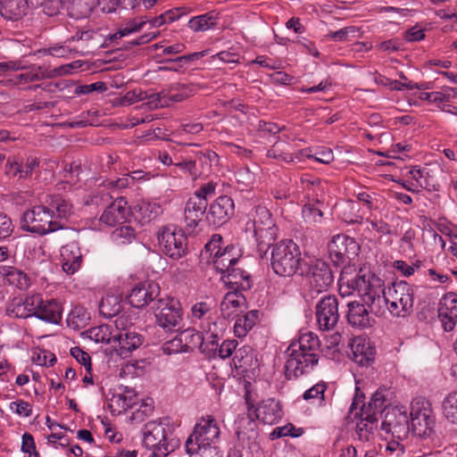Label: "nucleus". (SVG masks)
I'll return each mask as SVG.
<instances>
[{
    "instance_id": "1",
    "label": "nucleus",
    "mask_w": 457,
    "mask_h": 457,
    "mask_svg": "<svg viewBox=\"0 0 457 457\" xmlns=\"http://www.w3.org/2000/svg\"><path fill=\"white\" fill-rule=\"evenodd\" d=\"M338 290L342 296H348L354 292L367 304L370 312L377 317L386 313V287L385 282L370 270H360L351 278L341 277L338 281Z\"/></svg>"
},
{
    "instance_id": "2",
    "label": "nucleus",
    "mask_w": 457,
    "mask_h": 457,
    "mask_svg": "<svg viewBox=\"0 0 457 457\" xmlns=\"http://www.w3.org/2000/svg\"><path fill=\"white\" fill-rule=\"evenodd\" d=\"M320 346V342L315 333L302 332L285 351V377L296 379L311 373L319 363Z\"/></svg>"
},
{
    "instance_id": "3",
    "label": "nucleus",
    "mask_w": 457,
    "mask_h": 457,
    "mask_svg": "<svg viewBox=\"0 0 457 457\" xmlns=\"http://www.w3.org/2000/svg\"><path fill=\"white\" fill-rule=\"evenodd\" d=\"M143 24L144 21H129L104 39L99 31L94 29L78 30L70 38L74 46L75 54L86 56L108 45L115 44L123 37L139 31Z\"/></svg>"
},
{
    "instance_id": "4",
    "label": "nucleus",
    "mask_w": 457,
    "mask_h": 457,
    "mask_svg": "<svg viewBox=\"0 0 457 457\" xmlns=\"http://www.w3.org/2000/svg\"><path fill=\"white\" fill-rule=\"evenodd\" d=\"M277 230L271 214L266 207L259 205L250 212L245 223V232L255 238L257 252L262 259L266 256L268 249L275 241Z\"/></svg>"
},
{
    "instance_id": "5",
    "label": "nucleus",
    "mask_w": 457,
    "mask_h": 457,
    "mask_svg": "<svg viewBox=\"0 0 457 457\" xmlns=\"http://www.w3.org/2000/svg\"><path fill=\"white\" fill-rule=\"evenodd\" d=\"M302 262L300 247L293 240H281L272 245L270 266L277 275L291 277L301 272L304 265Z\"/></svg>"
},
{
    "instance_id": "6",
    "label": "nucleus",
    "mask_w": 457,
    "mask_h": 457,
    "mask_svg": "<svg viewBox=\"0 0 457 457\" xmlns=\"http://www.w3.org/2000/svg\"><path fill=\"white\" fill-rule=\"evenodd\" d=\"M220 435V430L216 419L212 415L202 417L186 441L187 453L193 455L197 454L204 448L218 447L216 444Z\"/></svg>"
},
{
    "instance_id": "7",
    "label": "nucleus",
    "mask_w": 457,
    "mask_h": 457,
    "mask_svg": "<svg viewBox=\"0 0 457 457\" xmlns=\"http://www.w3.org/2000/svg\"><path fill=\"white\" fill-rule=\"evenodd\" d=\"M410 425L414 436L430 438L435 434L436 416L431 403L424 397H417L411 403Z\"/></svg>"
},
{
    "instance_id": "8",
    "label": "nucleus",
    "mask_w": 457,
    "mask_h": 457,
    "mask_svg": "<svg viewBox=\"0 0 457 457\" xmlns=\"http://www.w3.org/2000/svg\"><path fill=\"white\" fill-rule=\"evenodd\" d=\"M65 227V223H62L61 220H52L44 203L28 209L21 218V228L23 230L41 236L62 229Z\"/></svg>"
},
{
    "instance_id": "9",
    "label": "nucleus",
    "mask_w": 457,
    "mask_h": 457,
    "mask_svg": "<svg viewBox=\"0 0 457 457\" xmlns=\"http://www.w3.org/2000/svg\"><path fill=\"white\" fill-rule=\"evenodd\" d=\"M386 310L393 316L405 317L413 309L414 289L406 281L394 283L386 293Z\"/></svg>"
},
{
    "instance_id": "10",
    "label": "nucleus",
    "mask_w": 457,
    "mask_h": 457,
    "mask_svg": "<svg viewBox=\"0 0 457 457\" xmlns=\"http://www.w3.org/2000/svg\"><path fill=\"white\" fill-rule=\"evenodd\" d=\"M300 275L305 278L310 295L327 291L334 282V274L329 264L322 260L304 263Z\"/></svg>"
},
{
    "instance_id": "11",
    "label": "nucleus",
    "mask_w": 457,
    "mask_h": 457,
    "mask_svg": "<svg viewBox=\"0 0 457 457\" xmlns=\"http://www.w3.org/2000/svg\"><path fill=\"white\" fill-rule=\"evenodd\" d=\"M163 421H149L145 425L143 444L151 449V457H165L174 451L176 443L169 442V433Z\"/></svg>"
},
{
    "instance_id": "12",
    "label": "nucleus",
    "mask_w": 457,
    "mask_h": 457,
    "mask_svg": "<svg viewBox=\"0 0 457 457\" xmlns=\"http://www.w3.org/2000/svg\"><path fill=\"white\" fill-rule=\"evenodd\" d=\"M160 327L171 331L180 326L183 310L180 303L172 297L158 298L152 306Z\"/></svg>"
},
{
    "instance_id": "13",
    "label": "nucleus",
    "mask_w": 457,
    "mask_h": 457,
    "mask_svg": "<svg viewBox=\"0 0 457 457\" xmlns=\"http://www.w3.org/2000/svg\"><path fill=\"white\" fill-rule=\"evenodd\" d=\"M381 429L393 439L404 440L411 429L410 417L404 406L389 407L383 417Z\"/></svg>"
},
{
    "instance_id": "14",
    "label": "nucleus",
    "mask_w": 457,
    "mask_h": 457,
    "mask_svg": "<svg viewBox=\"0 0 457 457\" xmlns=\"http://www.w3.org/2000/svg\"><path fill=\"white\" fill-rule=\"evenodd\" d=\"M158 241L163 253L171 259H180L187 253V239L182 229L165 227L158 234Z\"/></svg>"
},
{
    "instance_id": "15",
    "label": "nucleus",
    "mask_w": 457,
    "mask_h": 457,
    "mask_svg": "<svg viewBox=\"0 0 457 457\" xmlns=\"http://www.w3.org/2000/svg\"><path fill=\"white\" fill-rule=\"evenodd\" d=\"M359 245L356 241L345 235H336L328 244V253L336 266L350 262L357 254Z\"/></svg>"
},
{
    "instance_id": "16",
    "label": "nucleus",
    "mask_w": 457,
    "mask_h": 457,
    "mask_svg": "<svg viewBox=\"0 0 457 457\" xmlns=\"http://www.w3.org/2000/svg\"><path fill=\"white\" fill-rule=\"evenodd\" d=\"M315 318L319 328L329 331L336 328L339 320L338 300L336 295L322 296L315 306Z\"/></svg>"
},
{
    "instance_id": "17",
    "label": "nucleus",
    "mask_w": 457,
    "mask_h": 457,
    "mask_svg": "<svg viewBox=\"0 0 457 457\" xmlns=\"http://www.w3.org/2000/svg\"><path fill=\"white\" fill-rule=\"evenodd\" d=\"M41 303V295H26L13 297L6 303V315L15 319H28L35 316L36 307Z\"/></svg>"
},
{
    "instance_id": "18",
    "label": "nucleus",
    "mask_w": 457,
    "mask_h": 457,
    "mask_svg": "<svg viewBox=\"0 0 457 457\" xmlns=\"http://www.w3.org/2000/svg\"><path fill=\"white\" fill-rule=\"evenodd\" d=\"M200 328L203 330V344L199 350L209 359H215V353L219 342L223 337V329L214 318L209 317L207 320L202 321Z\"/></svg>"
},
{
    "instance_id": "19",
    "label": "nucleus",
    "mask_w": 457,
    "mask_h": 457,
    "mask_svg": "<svg viewBox=\"0 0 457 457\" xmlns=\"http://www.w3.org/2000/svg\"><path fill=\"white\" fill-rule=\"evenodd\" d=\"M159 295V285L154 281H145L132 287L127 295V300L131 306L143 308L151 303L154 304Z\"/></svg>"
},
{
    "instance_id": "20",
    "label": "nucleus",
    "mask_w": 457,
    "mask_h": 457,
    "mask_svg": "<svg viewBox=\"0 0 457 457\" xmlns=\"http://www.w3.org/2000/svg\"><path fill=\"white\" fill-rule=\"evenodd\" d=\"M235 212V204L231 197L220 195L215 199L206 212V220L213 225L220 227L227 223Z\"/></svg>"
},
{
    "instance_id": "21",
    "label": "nucleus",
    "mask_w": 457,
    "mask_h": 457,
    "mask_svg": "<svg viewBox=\"0 0 457 457\" xmlns=\"http://www.w3.org/2000/svg\"><path fill=\"white\" fill-rule=\"evenodd\" d=\"M347 309L346 319L351 327L364 329L371 328L375 324L373 314L362 301L348 302Z\"/></svg>"
},
{
    "instance_id": "22",
    "label": "nucleus",
    "mask_w": 457,
    "mask_h": 457,
    "mask_svg": "<svg viewBox=\"0 0 457 457\" xmlns=\"http://www.w3.org/2000/svg\"><path fill=\"white\" fill-rule=\"evenodd\" d=\"M208 203L198 197H190L184 209V220L187 234L195 232V228L203 220V216L207 212Z\"/></svg>"
},
{
    "instance_id": "23",
    "label": "nucleus",
    "mask_w": 457,
    "mask_h": 457,
    "mask_svg": "<svg viewBox=\"0 0 457 457\" xmlns=\"http://www.w3.org/2000/svg\"><path fill=\"white\" fill-rule=\"evenodd\" d=\"M352 360L361 366H370L373 363L376 349L370 339L357 337L353 339L351 345Z\"/></svg>"
},
{
    "instance_id": "24",
    "label": "nucleus",
    "mask_w": 457,
    "mask_h": 457,
    "mask_svg": "<svg viewBox=\"0 0 457 457\" xmlns=\"http://www.w3.org/2000/svg\"><path fill=\"white\" fill-rule=\"evenodd\" d=\"M256 419L263 424L272 425L278 423L283 417L280 403L274 398L261 401L253 411Z\"/></svg>"
},
{
    "instance_id": "25",
    "label": "nucleus",
    "mask_w": 457,
    "mask_h": 457,
    "mask_svg": "<svg viewBox=\"0 0 457 457\" xmlns=\"http://www.w3.org/2000/svg\"><path fill=\"white\" fill-rule=\"evenodd\" d=\"M144 342V337L133 330L124 332L121 335H115L112 347L121 358H128L130 353L137 350Z\"/></svg>"
},
{
    "instance_id": "26",
    "label": "nucleus",
    "mask_w": 457,
    "mask_h": 457,
    "mask_svg": "<svg viewBox=\"0 0 457 457\" xmlns=\"http://www.w3.org/2000/svg\"><path fill=\"white\" fill-rule=\"evenodd\" d=\"M62 267L65 273L72 275L81 267L83 255L77 242H71L61 248Z\"/></svg>"
},
{
    "instance_id": "27",
    "label": "nucleus",
    "mask_w": 457,
    "mask_h": 457,
    "mask_svg": "<svg viewBox=\"0 0 457 457\" xmlns=\"http://www.w3.org/2000/svg\"><path fill=\"white\" fill-rule=\"evenodd\" d=\"M36 307L35 318L46 323L59 324L62 318L63 308L57 299H46L41 296V303Z\"/></svg>"
},
{
    "instance_id": "28",
    "label": "nucleus",
    "mask_w": 457,
    "mask_h": 457,
    "mask_svg": "<svg viewBox=\"0 0 457 457\" xmlns=\"http://www.w3.org/2000/svg\"><path fill=\"white\" fill-rule=\"evenodd\" d=\"M39 162L36 157H28L23 164L15 157H9L5 163V174L10 179H24L30 177Z\"/></svg>"
},
{
    "instance_id": "29",
    "label": "nucleus",
    "mask_w": 457,
    "mask_h": 457,
    "mask_svg": "<svg viewBox=\"0 0 457 457\" xmlns=\"http://www.w3.org/2000/svg\"><path fill=\"white\" fill-rule=\"evenodd\" d=\"M126 205L127 202L124 198L118 197L104 210L100 217V221L111 227L123 224L129 213Z\"/></svg>"
},
{
    "instance_id": "30",
    "label": "nucleus",
    "mask_w": 457,
    "mask_h": 457,
    "mask_svg": "<svg viewBox=\"0 0 457 457\" xmlns=\"http://www.w3.org/2000/svg\"><path fill=\"white\" fill-rule=\"evenodd\" d=\"M44 204L49 214L52 216V220H66L71 214L72 205L64 199L61 195H49L46 196Z\"/></svg>"
},
{
    "instance_id": "31",
    "label": "nucleus",
    "mask_w": 457,
    "mask_h": 457,
    "mask_svg": "<svg viewBox=\"0 0 457 457\" xmlns=\"http://www.w3.org/2000/svg\"><path fill=\"white\" fill-rule=\"evenodd\" d=\"M221 280L231 289L246 291L252 287L250 274L237 266H233L221 274Z\"/></svg>"
},
{
    "instance_id": "32",
    "label": "nucleus",
    "mask_w": 457,
    "mask_h": 457,
    "mask_svg": "<svg viewBox=\"0 0 457 457\" xmlns=\"http://www.w3.org/2000/svg\"><path fill=\"white\" fill-rule=\"evenodd\" d=\"M240 262L239 254L233 245H228L213 260L214 269L223 274L226 270Z\"/></svg>"
},
{
    "instance_id": "33",
    "label": "nucleus",
    "mask_w": 457,
    "mask_h": 457,
    "mask_svg": "<svg viewBox=\"0 0 457 457\" xmlns=\"http://www.w3.org/2000/svg\"><path fill=\"white\" fill-rule=\"evenodd\" d=\"M30 4L27 0H2L0 12L8 20L17 21L26 15Z\"/></svg>"
},
{
    "instance_id": "34",
    "label": "nucleus",
    "mask_w": 457,
    "mask_h": 457,
    "mask_svg": "<svg viewBox=\"0 0 457 457\" xmlns=\"http://www.w3.org/2000/svg\"><path fill=\"white\" fill-rule=\"evenodd\" d=\"M0 276L3 277L4 280L9 285L14 286L19 289L23 290L29 287V278L28 275L15 267H0Z\"/></svg>"
},
{
    "instance_id": "35",
    "label": "nucleus",
    "mask_w": 457,
    "mask_h": 457,
    "mask_svg": "<svg viewBox=\"0 0 457 457\" xmlns=\"http://www.w3.org/2000/svg\"><path fill=\"white\" fill-rule=\"evenodd\" d=\"M260 318L258 310H252L242 316H238L234 325V332L237 337H245L250 331Z\"/></svg>"
},
{
    "instance_id": "36",
    "label": "nucleus",
    "mask_w": 457,
    "mask_h": 457,
    "mask_svg": "<svg viewBox=\"0 0 457 457\" xmlns=\"http://www.w3.org/2000/svg\"><path fill=\"white\" fill-rule=\"evenodd\" d=\"M232 290L225 295L220 303L221 314L228 319L233 314V311H230V309L237 310L245 303V297L239 292L240 290Z\"/></svg>"
},
{
    "instance_id": "37",
    "label": "nucleus",
    "mask_w": 457,
    "mask_h": 457,
    "mask_svg": "<svg viewBox=\"0 0 457 457\" xmlns=\"http://www.w3.org/2000/svg\"><path fill=\"white\" fill-rule=\"evenodd\" d=\"M97 4L99 0H70L67 8L69 15L76 20L86 18Z\"/></svg>"
},
{
    "instance_id": "38",
    "label": "nucleus",
    "mask_w": 457,
    "mask_h": 457,
    "mask_svg": "<svg viewBox=\"0 0 457 457\" xmlns=\"http://www.w3.org/2000/svg\"><path fill=\"white\" fill-rule=\"evenodd\" d=\"M218 15L214 12H208L206 13L192 17L187 23V26L194 32L206 31L214 29L217 25Z\"/></svg>"
},
{
    "instance_id": "39",
    "label": "nucleus",
    "mask_w": 457,
    "mask_h": 457,
    "mask_svg": "<svg viewBox=\"0 0 457 457\" xmlns=\"http://www.w3.org/2000/svg\"><path fill=\"white\" fill-rule=\"evenodd\" d=\"M98 307L100 314L104 317H116L122 309L120 297L115 295H107L102 298Z\"/></svg>"
},
{
    "instance_id": "40",
    "label": "nucleus",
    "mask_w": 457,
    "mask_h": 457,
    "mask_svg": "<svg viewBox=\"0 0 457 457\" xmlns=\"http://www.w3.org/2000/svg\"><path fill=\"white\" fill-rule=\"evenodd\" d=\"M136 237L135 228L125 221L123 224L118 225L111 234L112 242L119 245L131 244L136 239Z\"/></svg>"
},
{
    "instance_id": "41",
    "label": "nucleus",
    "mask_w": 457,
    "mask_h": 457,
    "mask_svg": "<svg viewBox=\"0 0 457 457\" xmlns=\"http://www.w3.org/2000/svg\"><path fill=\"white\" fill-rule=\"evenodd\" d=\"M137 213L141 222L146 223L160 216L162 213V207L157 202L142 201L137 205Z\"/></svg>"
},
{
    "instance_id": "42",
    "label": "nucleus",
    "mask_w": 457,
    "mask_h": 457,
    "mask_svg": "<svg viewBox=\"0 0 457 457\" xmlns=\"http://www.w3.org/2000/svg\"><path fill=\"white\" fill-rule=\"evenodd\" d=\"M222 237L220 234H214L205 244L201 252L200 257L208 263H212L215 257L222 251Z\"/></svg>"
},
{
    "instance_id": "43",
    "label": "nucleus",
    "mask_w": 457,
    "mask_h": 457,
    "mask_svg": "<svg viewBox=\"0 0 457 457\" xmlns=\"http://www.w3.org/2000/svg\"><path fill=\"white\" fill-rule=\"evenodd\" d=\"M182 15V12L179 9H173L164 12L163 13L160 14L159 16L155 17H149L146 20H143L140 18L139 20L134 19L133 21H144V24L142 25L141 29L146 24L149 23L151 27L157 28L161 27L163 24L166 23H171L180 18Z\"/></svg>"
},
{
    "instance_id": "44",
    "label": "nucleus",
    "mask_w": 457,
    "mask_h": 457,
    "mask_svg": "<svg viewBox=\"0 0 457 457\" xmlns=\"http://www.w3.org/2000/svg\"><path fill=\"white\" fill-rule=\"evenodd\" d=\"M235 354L232 358L233 365L237 370H247L253 364V351L249 345H244L234 351Z\"/></svg>"
},
{
    "instance_id": "45",
    "label": "nucleus",
    "mask_w": 457,
    "mask_h": 457,
    "mask_svg": "<svg viewBox=\"0 0 457 457\" xmlns=\"http://www.w3.org/2000/svg\"><path fill=\"white\" fill-rule=\"evenodd\" d=\"M442 413L450 423L457 425V390L449 393L442 402Z\"/></svg>"
},
{
    "instance_id": "46",
    "label": "nucleus",
    "mask_w": 457,
    "mask_h": 457,
    "mask_svg": "<svg viewBox=\"0 0 457 457\" xmlns=\"http://www.w3.org/2000/svg\"><path fill=\"white\" fill-rule=\"evenodd\" d=\"M301 183L303 188L307 192L308 198L312 199V201L317 204H320L319 196L323 191L321 180L319 178L306 175L302 177Z\"/></svg>"
},
{
    "instance_id": "47",
    "label": "nucleus",
    "mask_w": 457,
    "mask_h": 457,
    "mask_svg": "<svg viewBox=\"0 0 457 457\" xmlns=\"http://www.w3.org/2000/svg\"><path fill=\"white\" fill-rule=\"evenodd\" d=\"M89 320V314L87 310L80 305L74 306L67 318V324L73 329L84 328Z\"/></svg>"
},
{
    "instance_id": "48",
    "label": "nucleus",
    "mask_w": 457,
    "mask_h": 457,
    "mask_svg": "<svg viewBox=\"0 0 457 457\" xmlns=\"http://www.w3.org/2000/svg\"><path fill=\"white\" fill-rule=\"evenodd\" d=\"M73 48L74 46L69 37L62 44H56L48 48L41 49L38 51V53L42 54H50L58 58L69 57L72 54H76Z\"/></svg>"
},
{
    "instance_id": "49",
    "label": "nucleus",
    "mask_w": 457,
    "mask_h": 457,
    "mask_svg": "<svg viewBox=\"0 0 457 457\" xmlns=\"http://www.w3.org/2000/svg\"><path fill=\"white\" fill-rule=\"evenodd\" d=\"M88 337L96 343L113 345L114 334L109 325H101L88 330Z\"/></svg>"
},
{
    "instance_id": "50",
    "label": "nucleus",
    "mask_w": 457,
    "mask_h": 457,
    "mask_svg": "<svg viewBox=\"0 0 457 457\" xmlns=\"http://www.w3.org/2000/svg\"><path fill=\"white\" fill-rule=\"evenodd\" d=\"M181 337L183 338L184 346L186 352L189 353L194 351L195 348H200V345L203 344V330L197 331L195 328H187L180 332Z\"/></svg>"
},
{
    "instance_id": "51",
    "label": "nucleus",
    "mask_w": 457,
    "mask_h": 457,
    "mask_svg": "<svg viewBox=\"0 0 457 457\" xmlns=\"http://www.w3.org/2000/svg\"><path fill=\"white\" fill-rule=\"evenodd\" d=\"M147 98V92L141 88H136L127 92L123 96L115 97L112 100L114 106H128L138 101H145Z\"/></svg>"
},
{
    "instance_id": "52",
    "label": "nucleus",
    "mask_w": 457,
    "mask_h": 457,
    "mask_svg": "<svg viewBox=\"0 0 457 457\" xmlns=\"http://www.w3.org/2000/svg\"><path fill=\"white\" fill-rule=\"evenodd\" d=\"M327 387L328 386L324 382L317 383L303 394V399L305 401H317L319 406H323L325 404L324 395Z\"/></svg>"
},
{
    "instance_id": "53",
    "label": "nucleus",
    "mask_w": 457,
    "mask_h": 457,
    "mask_svg": "<svg viewBox=\"0 0 457 457\" xmlns=\"http://www.w3.org/2000/svg\"><path fill=\"white\" fill-rule=\"evenodd\" d=\"M403 440L391 439L386 442L383 452L384 457H408L405 446L403 445Z\"/></svg>"
},
{
    "instance_id": "54",
    "label": "nucleus",
    "mask_w": 457,
    "mask_h": 457,
    "mask_svg": "<svg viewBox=\"0 0 457 457\" xmlns=\"http://www.w3.org/2000/svg\"><path fill=\"white\" fill-rule=\"evenodd\" d=\"M175 166L182 170L185 174H187L193 180H196L204 174V171L200 170V169L197 167V161L182 160L175 162Z\"/></svg>"
},
{
    "instance_id": "55",
    "label": "nucleus",
    "mask_w": 457,
    "mask_h": 457,
    "mask_svg": "<svg viewBox=\"0 0 457 457\" xmlns=\"http://www.w3.org/2000/svg\"><path fill=\"white\" fill-rule=\"evenodd\" d=\"M323 212L314 204L307 203L303 207V217L308 223H319L321 221Z\"/></svg>"
},
{
    "instance_id": "56",
    "label": "nucleus",
    "mask_w": 457,
    "mask_h": 457,
    "mask_svg": "<svg viewBox=\"0 0 457 457\" xmlns=\"http://www.w3.org/2000/svg\"><path fill=\"white\" fill-rule=\"evenodd\" d=\"M177 92H170L167 96L168 101H165L164 104H167L169 103H179L182 102L185 99L188 98L193 94V89L185 84H179L176 87Z\"/></svg>"
},
{
    "instance_id": "57",
    "label": "nucleus",
    "mask_w": 457,
    "mask_h": 457,
    "mask_svg": "<svg viewBox=\"0 0 457 457\" xmlns=\"http://www.w3.org/2000/svg\"><path fill=\"white\" fill-rule=\"evenodd\" d=\"M378 421L364 420L360 417V421L356 424V435L360 440H369Z\"/></svg>"
},
{
    "instance_id": "58",
    "label": "nucleus",
    "mask_w": 457,
    "mask_h": 457,
    "mask_svg": "<svg viewBox=\"0 0 457 457\" xmlns=\"http://www.w3.org/2000/svg\"><path fill=\"white\" fill-rule=\"evenodd\" d=\"M162 350L164 353L169 355L179 353H187L180 333L177 335L173 339L164 343L162 345Z\"/></svg>"
},
{
    "instance_id": "59",
    "label": "nucleus",
    "mask_w": 457,
    "mask_h": 457,
    "mask_svg": "<svg viewBox=\"0 0 457 457\" xmlns=\"http://www.w3.org/2000/svg\"><path fill=\"white\" fill-rule=\"evenodd\" d=\"M238 343L235 339L224 340L220 345L219 344L218 349L215 353V359L217 357L225 360L232 355L236 351Z\"/></svg>"
},
{
    "instance_id": "60",
    "label": "nucleus",
    "mask_w": 457,
    "mask_h": 457,
    "mask_svg": "<svg viewBox=\"0 0 457 457\" xmlns=\"http://www.w3.org/2000/svg\"><path fill=\"white\" fill-rule=\"evenodd\" d=\"M370 402L374 405V409L377 411H380L381 413H385L388 409L386 408V390L379 388L370 397Z\"/></svg>"
},
{
    "instance_id": "61",
    "label": "nucleus",
    "mask_w": 457,
    "mask_h": 457,
    "mask_svg": "<svg viewBox=\"0 0 457 457\" xmlns=\"http://www.w3.org/2000/svg\"><path fill=\"white\" fill-rule=\"evenodd\" d=\"M71 354L78 362L85 367L87 373L92 371L91 357L87 352L79 346H74L71 349Z\"/></svg>"
},
{
    "instance_id": "62",
    "label": "nucleus",
    "mask_w": 457,
    "mask_h": 457,
    "mask_svg": "<svg viewBox=\"0 0 457 457\" xmlns=\"http://www.w3.org/2000/svg\"><path fill=\"white\" fill-rule=\"evenodd\" d=\"M14 230L12 219L4 212H0V241L9 238Z\"/></svg>"
},
{
    "instance_id": "63",
    "label": "nucleus",
    "mask_w": 457,
    "mask_h": 457,
    "mask_svg": "<svg viewBox=\"0 0 457 457\" xmlns=\"http://www.w3.org/2000/svg\"><path fill=\"white\" fill-rule=\"evenodd\" d=\"M132 322L129 317L126 314L117 315V318L114 320L115 330L113 331L115 335H121L124 332H132L135 330L131 328Z\"/></svg>"
},
{
    "instance_id": "64",
    "label": "nucleus",
    "mask_w": 457,
    "mask_h": 457,
    "mask_svg": "<svg viewBox=\"0 0 457 457\" xmlns=\"http://www.w3.org/2000/svg\"><path fill=\"white\" fill-rule=\"evenodd\" d=\"M440 305V307H443L444 312L445 309V311L449 312L451 315L457 316V294L453 292L446 293L444 295Z\"/></svg>"
}]
</instances>
